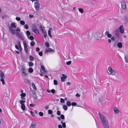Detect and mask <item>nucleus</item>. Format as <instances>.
<instances>
[{"instance_id":"39","label":"nucleus","mask_w":128,"mask_h":128,"mask_svg":"<svg viewBox=\"0 0 128 128\" xmlns=\"http://www.w3.org/2000/svg\"><path fill=\"white\" fill-rule=\"evenodd\" d=\"M79 11L81 13H82L84 12V10L82 8H80L78 9Z\"/></svg>"},{"instance_id":"48","label":"nucleus","mask_w":128,"mask_h":128,"mask_svg":"<svg viewBox=\"0 0 128 128\" xmlns=\"http://www.w3.org/2000/svg\"><path fill=\"white\" fill-rule=\"evenodd\" d=\"M71 104L73 106H75L77 104L76 102H72Z\"/></svg>"},{"instance_id":"2","label":"nucleus","mask_w":128,"mask_h":128,"mask_svg":"<svg viewBox=\"0 0 128 128\" xmlns=\"http://www.w3.org/2000/svg\"><path fill=\"white\" fill-rule=\"evenodd\" d=\"M21 72L22 76H26L27 75L28 73V69H26L24 65L22 66L21 68Z\"/></svg>"},{"instance_id":"10","label":"nucleus","mask_w":128,"mask_h":128,"mask_svg":"<svg viewBox=\"0 0 128 128\" xmlns=\"http://www.w3.org/2000/svg\"><path fill=\"white\" fill-rule=\"evenodd\" d=\"M121 4L122 8L124 9H125L126 8V5L125 2L123 0L121 2Z\"/></svg>"},{"instance_id":"58","label":"nucleus","mask_w":128,"mask_h":128,"mask_svg":"<svg viewBox=\"0 0 128 128\" xmlns=\"http://www.w3.org/2000/svg\"><path fill=\"white\" fill-rule=\"evenodd\" d=\"M60 102L61 103H64V99L62 98H61Z\"/></svg>"},{"instance_id":"3","label":"nucleus","mask_w":128,"mask_h":128,"mask_svg":"<svg viewBox=\"0 0 128 128\" xmlns=\"http://www.w3.org/2000/svg\"><path fill=\"white\" fill-rule=\"evenodd\" d=\"M108 71L109 72H108V73L109 74H111L112 75L115 74V72L112 69L111 67L109 66L108 67Z\"/></svg>"},{"instance_id":"38","label":"nucleus","mask_w":128,"mask_h":128,"mask_svg":"<svg viewBox=\"0 0 128 128\" xmlns=\"http://www.w3.org/2000/svg\"><path fill=\"white\" fill-rule=\"evenodd\" d=\"M20 23L21 24L24 25V24L25 23L24 22L23 20H21L20 21Z\"/></svg>"},{"instance_id":"55","label":"nucleus","mask_w":128,"mask_h":128,"mask_svg":"<svg viewBox=\"0 0 128 128\" xmlns=\"http://www.w3.org/2000/svg\"><path fill=\"white\" fill-rule=\"evenodd\" d=\"M16 19L18 21H19L20 20V18L19 17H16Z\"/></svg>"},{"instance_id":"20","label":"nucleus","mask_w":128,"mask_h":128,"mask_svg":"<svg viewBox=\"0 0 128 128\" xmlns=\"http://www.w3.org/2000/svg\"><path fill=\"white\" fill-rule=\"evenodd\" d=\"M42 33L43 34L44 38H46V37L47 35V32L45 30L43 32H42Z\"/></svg>"},{"instance_id":"22","label":"nucleus","mask_w":128,"mask_h":128,"mask_svg":"<svg viewBox=\"0 0 128 128\" xmlns=\"http://www.w3.org/2000/svg\"><path fill=\"white\" fill-rule=\"evenodd\" d=\"M114 114H116L118 113L119 112V110H118L117 108H114Z\"/></svg>"},{"instance_id":"21","label":"nucleus","mask_w":128,"mask_h":128,"mask_svg":"<svg viewBox=\"0 0 128 128\" xmlns=\"http://www.w3.org/2000/svg\"><path fill=\"white\" fill-rule=\"evenodd\" d=\"M29 58L30 60L31 61H33L34 60L35 58L33 56L31 55H30L29 56Z\"/></svg>"},{"instance_id":"31","label":"nucleus","mask_w":128,"mask_h":128,"mask_svg":"<svg viewBox=\"0 0 128 128\" xmlns=\"http://www.w3.org/2000/svg\"><path fill=\"white\" fill-rule=\"evenodd\" d=\"M35 44V43L34 41H32L30 43V45L31 46H33Z\"/></svg>"},{"instance_id":"29","label":"nucleus","mask_w":128,"mask_h":128,"mask_svg":"<svg viewBox=\"0 0 128 128\" xmlns=\"http://www.w3.org/2000/svg\"><path fill=\"white\" fill-rule=\"evenodd\" d=\"M32 85L33 89L34 90H36V88L34 84V83H32Z\"/></svg>"},{"instance_id":"9","label":"nucleus","mask_w":128,"mask_h":128,"mask_svg":"<svg viewBox=\"0 0 128 128\" xmlns=\"http://www.w3.org/2000/svg\"><path fill=\"white\" fill-rule=\"evenodd\" d=\"M118 30L119 32L121 33H123L124 32V29L122 26H121L119 27L118 29Z\"/></svg>"},{"instance_id":"53","label":"nucleus","mask_w":128,"mask_h":128,"mask_svg":"<svg viewBox=\"0 0 128 128\" xmlns=\"http://www.w3.org/2000/svg\"><path fill=\"white\" fill-rule=\"evenodd\" d=\"M38 54H39V55L40 56H42V52H39L38 53Z\"/></svg>"},{"instance_id":"30","label":"nucleus","mask_w":128,"mask_h":128,"mask_svg":"<svg viewBox=\"0 0 128 128\" xmlns=\"http://www.w3.org/2000/svg\"><path fill=\"white\" fill-rule=\"evenodd\" d=\"M26 35L27 36H30V32L28 30H27L26 32Z\"/></svg>"},{"instance_id":"44","label":"nucleus","mask_w":128,"mask_h":128,"mask_svg":"<svg viewBox=\"0 0 128 128\" xmlns=\"http://www.w3.org/2000/svg\"><path fill=\"white\" fill-rule=\"evenodd\" d=\"M54 84L55 85H56L58 84V82L56 80H54Z\"/></svg>"},{"instance_id":"8","label":"nucleus","mask_w":128,"mask_h":128,"mask_svg":"<svg viewBox=\"0 0 128 128\" xmlns=\"http://www.w3.org/2000/svg\"><path fill=\"white\" fill-rule=\"evenodd\" d=\"M23 44L24 47V50L26 53L28 52V48L25 41H23Z\"/></svg>"},{"instance_id":"56","label":"nucleus","mask_w":128,"mask_h":128,"mask_svg":"<svg viewBox=\"0 0 128 128\" xmlns=\"http://www.w3.org/2000/svg\"><path fill=\"white\" fill-rule=\"evenodd\" d=\"M50 91L52 94H54V93L55 91L54 89H53L50 90Z\"/></svg>"},{"instance_id":"47","label":"nucleus","mask_w":128,"mask_h":128,"mask_svg":"<svg viewBox=\"0 0 128 128\" xmlns=\"http://www.w3.org/2000/svg\"><path fill=\"white\" fill-rule=\"evenodd\" d=\"M22 40H24L23 37L22 35L18 38Z\"/></svg>"},{"instance_id":"17","label":"nucleus","mask_w":128,"mask_h":128,"mask_svg":"<svg viewBox=\"0 0 128 128\" xmlns=\"http://www.w3.org/2000/svg\"><path fill=\"white\" fill-rule=\"evenodd\" d=\"M117 45L118 47L120 48H121L122 47V44L121 42L118 43Z\"/></svg>"},{"instance_id":"24","label":"nucleus","mask_w":128,"mask_h":128,"mask_svg":"<svg viewBox=\"0 0 128 128\" xmlns=\"http://www.w3.org/2000/svg\"><path fill=\"white\" fill-rule=\"evenodd\" d=\"M26 102V101L24 100H20V102L21 105H22V104H24V103H25Z\"/></svg>"},{"instance_id":"52","label":"nucleus","mask_w":128,"mask_h":128,"mask_svg":"<svg viewBox=\"0 0 128 128\" xmlns=\"http://www.w3.org/2000/svg\"><path fill=\"white\" fill-rule=\"evenodd\" d=\"M26 94L25 93H23L22 94H20V96L21 97H24L26 96Z\"/></svg>"},{"instance_id":"27","label":"nucleus","mask_w":128,"mask_h":128,"mask_svg":"<svg viewBox=\"0 0 128 128\" xmlns=\"http://www.w3.org/2000/svg\"><path fill=\"white\" fill-rule=\"evenodd\" d=\"M63 108L65 110H66L68 109L67 106L66 105H63Z\"/></svg>"},{"instance_id":"7","label":"nucleus","mask_w":128,"mask_h":128,"mask_svg":"<svg viewBox=\"0 0 128 128\" xmlns=\"http://www.w3.org/2000/svg\"><path fill=\"white\" fill-rule=\"evenodd\" d=\"M40 5L38 3V1L35 2L34 3V6L36 10L38 11L39 10Z\"/></svg>"},{"instance_id":"26","label":"nucleus","mask_w":128,"mask_h":128,"mask_svg":"<svg viewBox=\"0 0 128 128\" xmlns=\"http://www.w3.org/2000/svg\"><path fill=\"white\" fill-rule=\"evenodd\" d=\"M9 29L10 31L12 34H15V31L12 28H10Z\"/></svg>"},{"instance_id":"46","label":"nucleus","mask_w":128,"mask_h":128,"mask_svg":"<svg viewBox=\"0 0 128 128\" xmlns=\"http://www.w3.org/2000/svg\"><path fill=\"white\" fill-rule=\"evenodd\" d=\"M62 127L64 128H65L66 127V124L65 122H64L62 123Z\"/></svg>"},{"instance_id":"14","label":"nucleus","mask_w":128,"mask_h":128,"mask_svg":"<svg viewBox=\"0 0 128 128\" xmlns=\"http://www.w3.org/2000/svg\"><path fill=\"white\" fill-rule=\"evenodd\" d=\"M0 76L1 78H2L4 79V78H5V76L4 74L1 71H0Z\"/></svg>"},{"instance_id":"49","label":"nucleus","mask_w":128,"mask_h":128,"mask_svg":"<svg viewBox=\"0 0 128 128\" xmlns=\"http://www.w3.org/2000/svg\"><path fill=\"white\" fill-rule=\"evenodd\" d=\"M39 114L40 116H42L44 115L43 113L42 112H39Z\"/></svg>"},{"instance_id":"16","label":"nucleus","mask_w":128,"mask_h":128,"mask_svg":"<svg viewBox=\"0 0 128 128\" xmlns=\"http://www.w3.org/2000/svg\"><path fill=\"white\" fill-rule=\"evenodd\" d=\"M44 28L43 26H40L39 28L40 30V31L42 32V33L45 30H44Z\"/></svg>"},{"instance_id":"33","label":"nucleus","mask_w":128,"mask_h":128,"mask_svg":"<svg viewBox=\"0 0 128 128\" xmlns=\"http://www.w3.org/2000/svg\"><path fill=\"white\" fill-rule=\"evenodd\" d=\"M41 70L44 72H46L45 71V68L44 66H41Z\"/></svg>"},{"instance_id":"61","label":"nucleus","mask_w":128,"mask_h":128,"mask_svg":"<svg viewBox=\"0 0 128 128\" xmlns=\"http://www.w3.org/2000/svg\"><path fill=\"white\" fill-rule=\"evenodd\" d=\"M111 39L112 40H115V38L114 36L111 37Z\"/></svg>"},{"instance_id":"1","label":"nucleus","mask_w":128,"mask_h":128,"mask_svg":"<svg viewBox=\"0 0 128 128\" xmlns=\"http://www.w3.org/2000/svg\"><path fill=\"white\" fill-rule=\"evenodd\" d=\"M100 120L102 122L103 126L104 128H109L108 124V121L106 118L102 114H101L100 112L98 113Z\"/></svg>"},{"instance_id":"45","label":"nucleus","mask_w":128,"mask_h":128,"mask_svg":"<svg viewBox=\"0 0 128 128\" xmlns=\"http://www.w3.org/2000/svg\"><path fill=\"white\" fill-rule=\"evenodd\" d=\"M30 113L33 116H35V115L33 112L32 111H30Z\"/></svg>"},{"instance_id":"42","label":"nucleus","mask_w":128,"mask_h":128,"mask_svg":"<svg viewBox=\"0 0 128 128\" xmlns=\"http://www.w3.org/2000/svg\"><path fill=\"white\" fill-rule=\"evenodd\" d=\"M52 113V111L50 110H48V113L49 114H51Z\"/></svg>"},{"instance_id":"11","label":"nucleus","mask_w":128,"mask_h":128,"mask_svg":"<svg viewBox=\"0 0 128 128\" xmlns=\"http://www.w3.org/2000/svg\"><path fill=\"white\" fill-rule=\"evenodd\" d=\"M114 36L116 40H119L120 38V35L118 33H115Z\"/></svg>"},{"instance_id":"28","label":"nucleus","mask_w":128,"mask_h":128,"mask_svg":"<svg viewBox=\"0 0 128 128\" xmlns=\"http://www.w3.org/2000/svg\"><path fill=\"white\" fill-rule=\"evenodd\" d=\"M28 65L30 67H32L33 66L34 64L32 62H30L28 63Z\"/></svg>"},{"instance_id":"57","label":"nucleus","mask_w":128,"mask_h":128,"mask_svg":"<svg viewBox=\"0 0 128 128\" xmlns=\"http://www.w3.org/2000/svg\"><path fill=\"white\" fill-rule=\"evenodd\" d=\"M61 114H60V111L59 110H58L57 112V114L58 115H60Z\"/></svg>"},{"instance_id":"54","label":"nucleus","mask_w":128,"mask_h":128,"mask_svg":"<svg viewBox=\"0 0 128 128\" xmlns=\"http://www.w3.org/2000/svg\"><path fill=\"white\" fill-rule=\"evenodd\" d=\"M71 61H70L66 62V64L67 65H69L71 64Z\"/></svg>"},{"instance_id":"63","label":"nucleus","mask_w":128,"mask_h":128,"mask_svg":"<svg viewBox=\"0 0 128 128\" xmlns=\"http://www.w3.org/2000/svg\"><path fill=\"white\" fill-rule=\"evenodd\" d=\"M15 48H16V49L18 50H19V47L17 45H16L15 46Z\"/></svg>"},{"instance_id":"19","label":"nucleus","mask_w":128,"mask_h":128,"mask_svg":"<svg viewBox=\"0 0 128 128\" xmlns=\"http://www.w3.org/2000/svg\"><path fill=\"white\" fill-rule=\"evenodd\" d=\"M24 82L25 83H27L28 84H30V81L28 79H24Z\"/></svg>"},{"instance_id":"51","label":"nucleus","mask_w":128,"mask_h":128,"mask_svg":"<svg viewBox=\"0 0 128 128\" xmlns=\"http://www.w3.org/2000/svg\"><path fill=\"white\" fill-rule=\"evenodd\" d=\"M125 62H128V58L126 56L125 57Z\"/></svg>"},{"instance_id":"32","label":"nucleus","mask_w":128,"mask_h":128,"mask_svg":"<svg viewBox=\"0 0 128 128\" xmlns=\"http://www.w3.org/2000/svg\"><path fill=\"white\" fill-rule=\"evenodd\" d=\"M45 46L47 48H48L50 46V45L47 42H45Z\"/></svg>"},{"instance_id":"59","label":"nucleus","mask_w":128,"mask_h":128,"mask_svg":"<svg viewBox=\"0 0 128 128\" xmlns=\"http://www.w3.org/2000/svg\"><path fill=\"white\" fill-rule=\"evenodd\" d=\"M18 46H20V49H21V45L20 44V41H18Z\"/></svg>"},{"instance_id":"40","label":"nucleus","mask_w":128,"mask_h":128,"mask_svg":"<svg viewBox=\"0 0 128 128\" xmlns=\"http://www.w3.org/2000/svg\"><path fill=\"white\" fill-rule=\"evenodd\" d=\"M0 81L2 82V84L3 85H4L5 84V82L4 80V79L1 78L0 79Z\"/></svg>"},{"instance_id":"6","label":"nucleus","mask_w":128,"mask_h":128,"mask_svg":"<svg viewBox=\"0 0 128 128\" xmlns=\"http://www.w3.org/2000/svg\"><path fill=\"white\" fill-rule=\"evenodd\" d=\"M30 95H32L34 98V99H37V97L35 92L32 89H31L30 90Z\"/></svg>"},{"instance_id":"34","label":"nucleus","mask_w":128,"mask_h":128,"mask_svg":"<svg viewBox=\"0 0 128 128\" xmlns=\"http://www.w3.org/2000/svg\"><path fill=\"white\" fill-rule=\"evenodd\" d=\"M124 22L125 23H128V18H126L124 19Z\"/></svg>"},{"instance_id":"50","label":"nucleus","mask_w":128,"mask_h":128,"mask_svg":"<svg viewBox=\"0 0 128 128\" xmlns=\"http://www.w3.org/2000/svg\"><path fill=\"white\" fill-rule=\"evenodd\" d=\"M24 28L26 29L27 30L28 28V26L27 24H26L24 26Z\"/></svg>"},{"instance_id":"12","label":"nucleus","mask_w":128,"mask_h":128,"mask_svg":"<svg viewBox=\"0 0 128 128\" xmlns=\"http://www.w3.org/2000/svg\"><path fill=\"white\" fill-rule=\"evenodd\" d=\"M62 76L61 78V80L62 82H64L65 81V80L67 76L64 74H62Z\"/></svg>"},{"instance_id":"18","label":"nucleus","mask_w":128,"mask_h":128,"mask_svg":"<svg viewBox=\"0 0 128 128\" xmlns=\"http://www.w3.org/2000/svg\"><path fill=\"white\" fill-rule=\"evenodd\" d=\"M52 30V28H49V29L48 31V36L50 37H52V35L51 34V32L50 30Z\"/></svg>"},{"instance_id":"43","label":"nucleus","mask_w":128,"mask_h":128,"mask_svg":"<svg viewBox=\"0 0 128 128\" xmlns=\"http://www.w3.org/2000/svg\"><path fill=\"white\" fill-rule=\"evenodd\" d=\"M60 118L61 119H63V120L64 119V118H65L63 114H61L60 116Z\"/></svg>"},{"instance_id":"4","label":"nucleus","mask_w":128,"mask_h":128,"mask_svg":"<svg viewBox=\"0 0 128 128\" xmlns=\"http://www.w3.org/2000/svg\"><path fill=\"white\" fill-rule=\"evenodd\" d=\"M55 51L54 50L52 49L51 48H46L45 50V53L46 54H47L48 52H52L54 53Z\"/></svg>"},{"instance_id":"36","label":"nucleus","mask_w":128,"mask_h":128,"mask_svg":"<svg viewBox=\"0 0 128 128\" xmlns=\"http://www.w3.org/2000/svg\"><path fill=\"white\" fill-rule=\"evenodd\" d=\"M28 72L32 73L33 72V69L32 68H30L29 69Z\"/></svg>"},{"instance_id":"37","label":"nucleus","mask_w":128,"mask_h":128,"mask_svg":"<svg viewBox=\"0 0 128 128\" xmlns=\"http://www.w3.org/2000/svg\"><path fill=\"white\" fill-rule=\"evenodd\" d=\"M16 35L18 38L21 36L19 32H18L16 33Z\"/></svg>"},{"instance_id":"60","label":"nucleus","mask_w":128,"mask_h":128,"mask_svg":"<svg viewBox=\"0 0 128 128\" xmlns=\"http://www.w3.org/2000/svg\"><path fill=\"white\" fill-rule=\"evenodd\" d=\"M40 50V48L38 47H37L36 49V51L37 52H38Z\"/></svg>"},{"instance_id":"13","label":"nucleus","mask_w":128,"mask_h":128,"mask_svg":"<svg viewBox=\"0 0 128 128\" xmlns=\"http://www.w3.org/2000/svg\"><path fill=\"white\" fill-rule=\"evenodd\" d=\"M36 125V124L34 122H32L29 128H35Z\"/></svg>"},{"instance_id":"35","label":"nucleus","mask_w":128,"mask_h":128,"mask_svg":"<svg viewBox=\"0 0 128 128\" xmlns=\"http://www.w3.org/2000/svg\"><path fill=\"white\" fill-rule=\"evenodd\" d=\"M66 105L68 106H69L71 105V103L70 102L68 101L66 103Z\"/></svg>"},{"instance_id":"25","label":"nucleus","mask_w":128,"mask_h":128,"mask_svg":"<svg viewBox=\"0 0 128 128\" xmlns=\"http://www.w3.org/2000/svg\"><path fill=\"white\" fill-rule=\"evenodd\" d=\"M11 27L12 28H15L16 27V26L15 25V24L14 23H12L11 25Z\"/></svg>"},{"instance_id":"23","label":"nucleus","mask_w":128,"mask_h":128,"mask_svg":"<svg viewBox=\"0 0 128 128\" xmlns=\"http://www.w3.org/2000/svg\"><path fill=\"white\" fill-rule=\"evenodd\" d=\"M21 108L24 111L26 110V106L24 104L21 105Z\"/></svg>"},{"instance_id":"64","label":"nucleus","mask_w":128,"mask_h":128,"mask_svg":"<svg viewBox=\"0 0 128 128\" xmlns=\"http://www.w3.org/2000/svg\"><path fill=\"white\" fill-rule=\"evenodd\" d=\"M58 128H62V126L61 125L59 124L58 126Z\"/></svg>"},{"instance_id":"41","label":"nucleus","mask_w":128,"mask_h":128,"mask_svg":"<svg viewBox=\"0 0 128 128\" xmlns=\"http://www.w3.org/2000/svg\"><path fill=\"white\" fill-rule=\"evenodd\" d=\"M28 37L31 40H32L34 39L33 37L32 36H28Z\"/></svg>"},{"instance_id":"5","label":"nucleus","mask_w":128,"mask_h":128,"mask_svg":"<svg viewBox=\"0 0 128 128\" xmlns=\"http://www.w3.org/2000/svg\"><path fill=\"white\" fill-rule=\"evenodd\" d=\"M32 32L35 34H38L39 33L38 30L37 29L36 26H35L32 27Z\"/></svg>"},{"instance_id":"15","label":"nucleus","mask_w":128,"mask_h":128,"mask_svg":"<svg viewBox=\"0 0 128 128\" xmlns=\"http://www.w3.org/2000/svg\"><path fill=\"white\" fill-rule=\"evenodd\" d=\"M109 33L108 31H106L105 33V35H106L108 37L110 38L111 37L112 35L111 34H109Z\"/></svg>"},{"instance_id":"62","label":"nucleus","mask_w":128,"mask_h":128,"mask_svg":"<svg viewBox=\"0 0 128 128\" xmlns=\"http://www.w3.org/2000/svg\"><path fill=\"white\" fill-rule=\"evenodd\" d=\"M116 45H117V44H116V42H115V43L113 45V46L114 47H116Z\"/></svg>"}]
</instances>
